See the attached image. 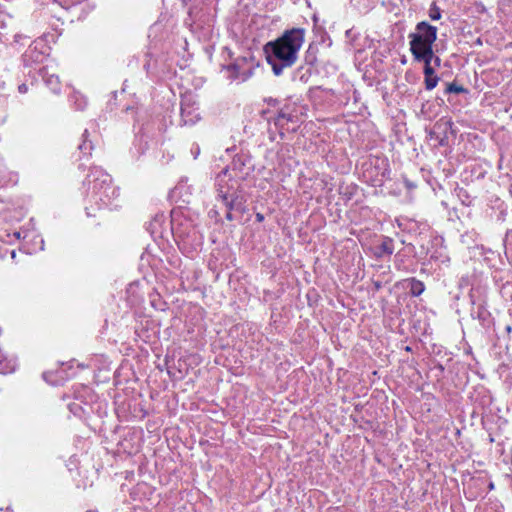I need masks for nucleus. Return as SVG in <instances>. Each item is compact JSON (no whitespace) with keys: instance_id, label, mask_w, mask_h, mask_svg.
<instances>
[{"instance_id":"nucleus-5","label":"nucleus","mask_w":512,"mask_h":512,"mask_svg":"<svg viewBox=\"0 0 512 512\" xmlns=\"http://www.w3.org/2000/svg\"><path fill=\"white\" fill-rule=\"evenodd\" d=\"M425 87L427 90H432L436 87L439 78L435 75L433 67H424Z\"/></svg>"},{"instance_id":"nucleus-7","label":"nucleus","mask_w":512,"mask_h":512,"mask_svg":"<svg viewBox=\"0 0 512 512\" xmlns=\"http://www.w3.org/2000/svg\"><path fill=\"white\" fill-rule=\"evenodd\" d=\"M191 111L185 104L182 105L181 108V116L185 124H193L196 120L199 119V115L197 114L194 118H190Z\"/></svg>"},{"instance_id":"nucleus-3","label":"nucleus","mask_w":512,"mask_h":512,"mask_svg":"<svg viewBox=\"0 0 512 512\" xmlns=\"http://www.w3.org/2000/svg\"><path fill=\"white\" fill-rule=\"evenodd\" d=\"M227 176V170L223 171L222 174L218 175L217 177V191H218V196L219 198H221V200L223 201L224 205L227 207L228 209V212L226 214V218L228 220H232V214H231V210L233 209L234 205H235V200H236V191L234 190L233 187H230V186H225L223 183L225 182V178Z\"/></svg>"},{"instance_id":"nucleus-1","label":"nucleus","mask_w":512,"mask_h":512,"mask_svg":"<svg viewBox=\"0 0 512 512\" xmlns=\"http://www.w3.org/2000/svg\"><path fill=\"white\" fill-rule=\"evenodd\" d=\"M304 35V29L293 28L286 31L280 38L265 45L267 62L276 76L281 75L285 68L295 64L298 52L304 42Z\"/></svg>"},{"instance_id":"nucleus-2","label":"nucleus","mask_w":512,"mask_h":512,"mask_svg":"<svg viewBox=\"0 0 512 512\" xmlns=\"http://www.w3.org/2000/svg\"><path fill=\"white\" fill-rule=\"evenodd\" d=\"M408 37L411 52L433 49V44L437 39V28L422 21L416 25L415 31L410 33Z\"/></svg>"},{"instance_id":"nucleus-11","label":"nucleus","mask_w":512,"mask_h":512,"mask_svg":"<svg viewBox=\"0 0 512 512\" xmlns=\"http://www.w3.org/2000/svg\"><path fill=\"white\" fill-rule=\"evenodd\" d=\"M18 89L21 93H26L28 90V88L25 84L20 85Z\"/></svg>"},{"instance_id":"nucleus-6","label":"nucleus","mask_w":512,"mask_h":512,"mask_svg":"<svg viewBox=\"0 0 512 512\" xmlns=\"http://www.w3.org/2000/svg\"><path fill=\"white\" fill-rule=\"evenodd\" d=\"M425 287L424 284L416 279H412L410 282V292L413 296H419L423 293Z\"/></svg>"},{"instance_id":"nucleus-4","label":"nucleus","mask_w":512,"mask_h":512,"mask_svg":"<svg viewBox=\"0 0 512 512\" xmlns=\"http://www.w3.org/2000/svg\"><path fill=\"white\" fill-rule=\"evenodd\" d=\"M414 59L418 62H423L424 67H432L431 61L434 59L433 49H425L416 52H411Z\"/></svg>"},{"instance_id":"nucleus-13","label":"nucleus","mask_w":512,"mask_h":512,"mask_svg":"<svg viewBox=\"0 0 512 512\" xmlns=\"http://www.w3.org/2000/svg\"><path fill=\"white\" fill-rule=\"evenodd\" d=\"M256 218H257V220H258V221H262L264 217H263V215H261V214H259V213H258V214L256 215Z\"/></svg>"},{"instance_id":"nucleus-8","label":"nucleus","mask_w":512,"mask_h":512,"mask_svg":"<svg viewBox=\"0 0 512 512\" xmlns=\"http://www.w3.org/2000/svg\"><path fill=\"white\" fill-rule=\"evenodd\" d=\"M429 16L432 20H439L441 18V13L439 9L433 5L429 10Z\"/></svg>"},{"instance_id":"nucleus-12","label":"nucleus","mask_w":512,"mask_h":512,"mask_svg":"<svg viewBox=\"0 0 512 512\" xmlns=\"http://www.w3.org/2000/svg\"><path fill=\"white\" fill-rule=\"evenodd\" d=\"M285 117H286V116H285V114H284V113H279V116H278V119H277L278 123H280V122H281V120H282V119H284Z\"/></svg>"},{"instance_id":"nucleus-10","label":"nucleus","mask_w":512,"mask_h":512,"mask_svg":"<svg viewBox=\"0 0 512 512\" xmlns=\"http://www.w3.org/2000/svg\"><path fill=\"white\" fill-rule=\"evenodd\" d=\"M447 92L449 93H460L463 91V88L460 87V86H457L456 84L454 83H451L447 86V89H446Z\"/></svg>"},{"instance_id":"nucleus-9","label":"nucleus","mask_w":512,"mask_h":512,"mask_svg":"<svg viewBox=\"0 0 512 512\" xmlns=\"http://www.w3.org/2000/svg\"><path fill=\"white\" fill-rule=\"evenodd\" d=\"M48 84H50L52 86V89L54 91H57L59 89V79L57 76H51L48 80H47Z\"/></svg>"},{"instance_id":"nucleus-14","label":"nucleus","mask_w":512,"mask_h":512,"mask_svg":"<svg viewBox=\"0 0 512 512\" xmlns=\"http://www.w3.org/2000/svg\"><path fill=\"white\" fill-rule=\"evenodd\" d=\"M434 61H435V64H436V65H439V64H440V59H439V57H435V56H434Z\"/></svg>"}]
</instances>
